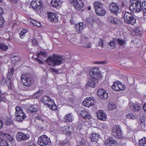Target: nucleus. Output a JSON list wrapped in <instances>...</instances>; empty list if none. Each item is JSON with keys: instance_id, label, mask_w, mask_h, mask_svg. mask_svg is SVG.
Returning <instances> with one entry per match:
<instances>
[{"instance_id": "63", "label": "nucleus", "mask_w": 146, "mask_h": 146, "mask_svg": "<svg viewBox=\"0 0 146 146\" xmlns=\"http://www.w3.org/2000/svg\"><path fill=\"white\" fill-rule=\"evenodd\" d=\"M3 13V9L2 8L0 7V16L2 15Z\"/></svg>"}, {"instance_id": "25", "label": "nucleus", "mask_w": 146, "mask_h": 146, "mask_svg": "<svg viewBox=\"0 0 146 146\" xmlns=\"http://www.w3.org/2000/svg\"><path fill=\"white\" fill-rule=\"evenodd\" d=\"M97 116L98 118L101 120H105L107 117L106 114L102 110H99L97 112Z\"/></svg>"}, {"instance_id": "10", "label": "nucleus", "mask_w": 146, "mask_h": 146, "mask_svg": "<svg viewBox=\"0 0 146 146\" xmlns=\"http://www.w3.org/2000/svg\"><path fill=\"white\" fill-rule=\"evenodd\" d=\"M89 73L93 79L97 80L100 76L99 69L97 67L91 69L89 71Z\"/></svg>"}, {"instance_id": "61", "label": "nucleus", "mask_w": 146, "mask_h": 146, "mask_svg": "<svg viewBox=\"0 0 146 146\" xmlns=\"http://www.w3.org/2000/svg\"><path fill=\"white\" fill-rule=\"evenodd\" d=\"M32 58L34 60H35V61H36V55H34L32 56Z\"/></svg>"}, {"instance_id": "15", "label": "nucleus", "mask_w": 146, "mask_h": 146, "mask_svg": "<svg viewBox=\"0 0 146 146\" xmlns=\"http://www.w3.org/2000/svg\"><path fill=\"white\" fill-rule=\"evenodd\" d=\"M94 100L92 97H88L85 98L83 102V104L84 106L89 107L94 105Z\"/></svg>"}, {"instance_id": "59", "label": "nucleus", "mask_w": 146, "mask_h": 146, "mask_svg": "<svg viewBox=\"0 0 146 146\" xmlns=\"http://www.w3.org/2000/svg\"><path fill=\"white\" fill-rule=\"evenodd\" d=\"M5 98L4 97L1 95L0 96V102L4 101H5Z\"/></svg>"}, {"instance_id": "35", "label": "nucleus", "mask_w": 146, "mask_h": 146, "mask_svg": "<svg viewBox=\"0 0 146 146\" xmlns=\"http://www.w3.org/2000/svg\"><path fill=\"white\" fill-rule=\"evenodd\" d=\"M99 139V136L98 134L93 133L92 134L91 137V139L92 141L96 142Z\"/></svg>"}, {"instance_id": "8", "label": "nucleus", "mask_w": 146, "mask_h": 146, "mask_svg": "<svg viewBox=\"0 0 146 146\" xmlns=\"http://www.w3.org/2000/svg\"><path fill=\"white\" fill-rule=\"evenodd\" d=\"M71 4L77 11H80L84 6V3L81 0H71Z\"/></svg>"}, {"instance_id": "27", "label": "nucleus", "mask_w": 146, "mask_h": 146, "mask_svg": "<svg viewBox=\"0 0 146 146\" xmlns=\"http://www.w3.org/2000/svg\"><path fill=\"white\" fill-rule=\"evenodd\" d=\"M64 119L66 122H72L73 119V117L72 113L66 114L64 117Z\"/></svg>"}, {"instance_id": "11", "label": "nucleus", "mask_w": 146, "mask_h": 146, "mask_svg": "<svg viewBox=\"0 0 146 146\" xmlns=\"http://www.w3.org/2000/svg\"><path fill=\"white\" fill-rule=\"evenodd\" d=\"M109 8L110 12L114 15H117L120 13L118 6L115 3L112 2L110 3Z\"/></svg>"}, {"instance_id": "6", "label": "nucleus", "mask_w": 146, "mask_h": 146, "mask_svg": "<svg viewBox=\"0 0 146 146\" xmlns=\"http://www.w3.org/2000/svg\"><path fill=\"white\" fill-rule=\"evenodd\" d=\"M76 111L77 114L85 119H90L91 117L89 112L88 110L82 108L76 109Z\"/></svg>"}, {"instance_id": "32", "label": "nucleus", "mask_w": 146, "mask_h": 146, "mask_svg": "<svg viewBox=\"0 0 146 146\" xmlns=\"http://www.w3.org/2000/svg\"><path fill=\"white\" fill-rule=\"evenodd\" d=\"M97 82V80L93 79L90 80L88 82L87 85L91 88H94L96 84V82Z\"/></svg>"}, {"instance_id": "62", "label": "nucleus", "mask_w": 146, "mask_h": 146, "mask_svg": "<svg viewBox=\"0 0 146 146\" xmlns=\"http://www.w3.org/2000/svg\"><path fill=\"white\" fill-rule=\"evenodd\" d=\"M105 61H99L96 62V64H102L105 63Z\"/></svg>"}, {"instance_id": "28", "label": "nucleus", "mask_w": 146, "mask_h": 146, "mask_svg": "<svg viewBox=\"0 0 146 146\" xmlns=\"http://www.w3.org/2000/svg\"><path fill=\"white\" fill-rule=\"evenodd\" d=\"M1 135L2 137L6 138L10 142L12 141L13 140V138L8 134L1 132Z\"/></svg>"}, {"instance_id": "56", "label": "nucleus", "mask_w": 146, "mask_h": 146, "mask_svg": "<svg viewBox=\"0 0 146 146\" xmlns=\"http://www.w3.org/2000/svg\"><path fill=\"white\" fill-rule=\"evenodd\" d=\"M32 44L35 46H36V40L35 38L33 39L32 41Z\"/></svg>"}, {"instance_id": "49", "label": "nucleus", "mask_w": 146, "mask_h": 146, "mask_svg": "<svg viewBox=\"0 0 146 146\" xmlns=\"http://www.w3.org/2000/svg\"><path fill=\"white\" fill-rule=\"evenodd\" d=\"M40 55L44 56H47V54L44 51H40L38 53H37V57Z\"/></svg>"}, {"instance_id": "51", "label": "nucleus", "mask_w": 146, "mask_h": 146, "mask_svg": "<svg viewBox=\"0 0 146 146\" xmlns=\"http://www.w3.org/2000/svg\"><path fill=\"white\" fill-rule=\"evenodd\" d=\"M98 45L102 47L104 46V42L103 40L101 39L98 42Z\"/></svg>"}, {"instance_id": "60", "label": "nucleus", "mask_w": 146, "mask_h": 146, "mask_svg": "<svg viewBox=\"0 0 146 146\" xmlns=\"http://www.w3.org/2000/svg\"><path fill=\"white\" fill-rule=\"evenodd\" d=\"M54 104V103H53L52 102L51 103H49L48 104H47L46 105H47L51 109H52V105L51 104Z\"/></svg>"}, {"instance_id": "47", "label": "nucleus", "mask_w": 146, "mask_h": 146, "mask_svg": "<svg viewBox=\"0 0 146 146\" xmlns=\"http://www.w3.org/2000/svg\"><path fill=\"white\" fill-rule=\"evenodd\" d=\"M8 48V47L4 44H0V49L6 50Z\"/></svg>"}, {"instance_id": "12", "label": "nucleus", "mask_w": 146, "mask_h": 146, "mask_svg": "<svg viewBox=\"0 0 146 146\" xmlns=\"http://www.w3.org/2000/svg\"><path fill=\"white\" fill-rule=\"evenodd\" d=\"M111 87L113 90L116 91H122L125 88V87L121 83L118 81L113 82Z\"/></svg>"}, {"instance_id": "17", "label": "nucleus", "mask_w": 146, "mask_h": 146, "mask_svg": "<svg viewBox=\"0 0 146 146\" xmlns=\"http://www.w3.org/2000/svg\"><path fill=\"white\" fill-rule=\"evenodd\" d=\"M48 16L49 20L52 22H57L58 21V16L57 14L52 12H48Z\"/></svg>"}, {"instance_id": "52", "label": "nucleus", "mask_w": 146, "mask_h": 146, "mask_svg": "<svg viewBox=\"0 0 146 146\" xmlns=\"http://www.w3.org/2000/svg\"><path fill=\"white\" fill-rule=\"evenodd\" d=\"M124 137L125 138L129 139L131 137V135L129 132L128 131L126 135Z\"/></svg>"}, {"instance_id": "38", "label": "nucleus", "mask_w": 146, "mask_h": 146, "mask_svg": "<svg viewBox=\"0 0 146 146\" xmlns=\"http://www.w3.org/2000/svg\"><path fill=\"white\" fill-rule=\"evenodd\" d=\"M115 41L112 40L110 41L108 43V47L111 49L115 48L116 47Z\"/></svg>"}, {"instance_id": "41", "label": "nucleus", "mask_w": 146, "mask_h": 146, "mask_svg": "<svg viewBox=\"0 0 146 146\" xmlns=\"http://www.w3.org/2000/svg\"><path fill=\"white\" fill-rule=\"evenodd\" d=\"M28 32V30L26 29H23L20 33V37L21 38H23L25 33Z\"/></svg>"}, {"instance_id": "5", "label": "nucleus", "mask_w": 146, "mask_h": 146, "mask_svg": "<svg viewBox=\"0 0 146 146\" xmlns=\"http://www.w3.org/2000/svg\"><path fill=\"white\" fill-rule=\"evenodd\" d=\"M37 142L41 146H46L49 145L51 143L50 138L45 135H42L39 137Z\"/></svg>"}, {"instance_id": "43", "label": "nucleus", "mask_w": 146, "mask_h": 146, "mask_svg": "<svg viewBox=\"0 0 146 146\" xmlns=\"http://www.w3.org/2000/svg\"><path fill=\"white\" fill-rule=\"evenodd\" d=\"M36 0H33L31 3V7L34 9V11H36Z\"/></svg>"}, {"instance_id": "36", "label": "nucleus", "mask_w": 146, "mask_h": 146, "mask_svg": "<svg viewBox=\"0 0 146 146\" xmlns=\"http://www.w3.org/2000/svg\"><path fill=\"white\" fill-rule=\"evenodd\" d=\"M95 10H96L97 9H99L103 6V5L99 1H96L93 4Z\"/></svg>"}, {"instance_id": "14", "label": "nucleus", "mask_w": 146, "mask_h": 146, "mask_svg": "<svg viewBox=\"0 0 146 146\" xmlns=\"http://www.w3.org/2000/svg\"><path fill=\"white\" fill-rule=\"evenodd\" d=\"M107 21L112 24L119 25L121 24L120 19L116 17H113L112 16H109L107 18Z\"/></svg>"}, {"instance_id": "58", "label": "nucleus", "mask_w": 146, "mask_h": 146, "mask_svg": "<svg viewBox=\"0 0 146 146\" xmlns=\"http://www.w3.org/2000/svg\"><path fill=\"white\" fill-rule=\"evenodd\" d=\"M56 109H57V107H56V105H54V104L52 105V110H56Z\"/></svg>"}, {"instance_id": "30", "label": "nucleus", "mask_w": 146, "mask_h": 146, "mask_svg": "<svg viewBox=\"0 0 146 146\" xmlns=\"http://www.w3.org/2000/svg\"><path fill=\"white\" fill-rule=\"evenodd\" d=\"M37 10L42 11L44 7V5L40 0H37Z\"/></svg>"}, {"instance_id": "37", "label": "nucleus", "mask_w": 146, "mask_h": 146, "mask_svg": "<svg viewBox=\"0 0 146 146\" xmlns=\"http://www.w3.org/2000/svg\"><path fill=\"white\" fill-rule=\"evenodd\" d=\"M0 146H9L7 141L3 139L0 138Z\"/></svg>"}, {"instance_id": "9", "label": "nucleus", "mask_w": 146, "mask_h": 146, "mask_svg": "<svg viewBox=\"0 0 146 146\" xmlns=\"http://www.w3.org/2000/svg\"><path fill=\"white\" fill-rule=\"evenodd\" d=\"M21 80L23 84L27 86H31L33 82L31 78L28 77L26 74L22 75L21 77Z\"/></svg>"}, {"instance_id": "40", "label": "nucleus", "mask_w": 146, "mask_h": 146, "mask_svg": "<svg viewBox=\"0 0 146 146\" xmlns=\"http://www.w3.org/2000/svg\"><path fill=\"white\" fill-rule=\"evenodd\" d=\"M61 146H68L69 145L68 140L67 139H65L62 141H60Z\"/></svg>"}, {"instance_id": "20", "label": "nucleus", "mask_w": 146, "mask_h": 146, "mask_svg": "<svg viewBox=\"0 0 146 146\" xmlns=\"http://www.w3.org/2000/svg\"><path fill=\"white\" fill-rule=\"evenodd\" d=\"M86 25L82 22H80L76 25L75 28L76 31L78 33H81L82 31L86 27Z\"/></svg>"}, {"instance_id": "50", "label": "nucleus", "mask_w": 146, "mask_h": 146, "mask_svg": "<svg viewBox=\"0 0 146 146\" xmlns=\"http://www.w3.org/2000/svg\"><path fill=\"white\" fill-rule=\"evenodd\" d=\"M127 117L130 119H134L135 118V116L132 113H129L127 115Z\"/></svg>"}, {"instance_id": "64", "label": "nucleus", "mask_w": 146, "mask_h": 146, "mask_svg": "<svg viewBox=\"0 0 146 146\" xmlns=\"http://www.w3.org/2000/svg\"><path fill=\"white\" fill-rule=\"evenodd\" d=\"M143 108L144 110L146 112V103L143 105Z\"/></svg>"}, {"instance_id": "24", "label": "nucleus", "mask_w": 146, "mask_h": 146, "mask_svg": "<svg viewBox=\"0 0 146 146\" xmlns=\"http://www.w3.org/2000/svg\"><path fill=\"white\" fill-rule=\"evenodd\" d=\"M52 6L57 9H59L61 6L60 0H52L51 2Z\"/></svg>"}, {"instance_id": "39", "label": "nucleus", "mask_w": 146, "mask_h": 146, "mask_svg": "<svg viewBox=\"0 0 146 146\" xmlns=\"http://www.w3.org/2000/svg\"><path fill=\"white\" fill-rule=\"evenodd\" d=\"M137 7L136 9V12H138L141 11L142 9V6H141V3L137 1Z\"/></svg>"}, {"instance_id": "54", "label": "nucleus", "mask_w": 146, "mask_h": 146, "mask_svg": "<svg viewBox=\"0 0 146 146\" xmlns=\"http://www.w3.org/2000/svg\"><path fill=\"white\" fill-rule=\"evenodd\" d=\"M139 29L137 28L135 30V32L137 35H141L142 33V32L141 31H139Z\"/></svg>"}, {"instance_id": "7", "label": "nucleus", "mask_w": 146, "mask_h": 146, "mask_svg": "<svg viewBox=\"0 0 146 146\" xmlns=\"http://www.w3.org/2000/svg\"><path fill=\"white\" fill-rule=\"evenodd\" d=\"M112 134L116 138H121L122 137L121 129L116 125H114L112 129Z\"/></svg>"}, {"instance_id": "2", "label": "nucleus", "mask_w": 146, "mask_h": 146, "mask_svg": "<svg viewBox=\"0 0 146 146\" xmlns=\"http://www.w3.org/2000/svg\"><path fill=\"white\" fill-rule=\"evenodd\" d=\"M123 19L124 22L127 24L133 25L136 23V19L131 13L127 12L123 15Z\"/></svg>"}, {"instance_id": "21", "label": "nucleus", "mask_w": 146, "mask_h": 146, "mask_svg": "<svg viewBox=\"0 0 146 146\" xmlns=\"http://www.w3.org/2000/svg\"><path fill=\"white\" fill-rule=\"evenodd\" d=\"M105 144L106 146H117V143L116 140L113 138H109Z\"/></svg>"}, {"instance_id": "34", "label": "nucleus", "mask_w": 146, "mask_h": 146, "mask_svg": "<svg viewBox=\"0 0 146 146\" xmlns=\"http://www.w3.org/2000/svg\"><path fill=\"white\" fill-rule=\"evenodd\" d=\"M115 40V43L119 46L123 45L125 42V40L122 39L117 38Z\"/></svg>"}, {"instance_id": "22", "label": "nucleus", "mask_w": 146, "mask_h": 146, "mask_svg": "<svg viewBox=\"0 0 146 146\" xmlns=\"http://www.w3.org/2000/svg\"><path fill=\"white\" fill-rule=\"evenodd\" d=\"M41 102H42L45 105H47L49 104V103L52 102L54 103V100L51 99L48 96H43L41 99Z\"/></svg>"}, {"instance_id": "46", "label": "nucleus", "mask_w": 146, "mask_h": 146, "mask_svg": "<svg viewBox=\"0 0 146 146\" xmlns=\"http://www.w3.org/2000/svg\"><path fill=\"white\" fill-rule=\"evenodd\" d=\"M141 107L139 105L137 104H135L133 106V109L135 111H137L139 110Z\"/></svg>"}, {"instance_id": "26", "label": "nucleus", "mask_w": 146, "mask_h": 146, "mask_svg": "<svg viewBox=\"0 0 146 146\" xmlns=\"http://www.w3.org/2000/svg\"><path fill=\"white\" fill-rule=\"evenodd\" d=\"M25 110L29 113H33L36 112V108L34 106L26 105L25 106Z\"/></svg>"}, {"instance_id": "3", "label": "nucleus", "mask_w": 146, "mask_h": 146, "mask_svg": "<svg viewBox=\"0 0 146 146\" xmlns=\"http://www.w3.org/2000/svg\"><path fill=\"white\" fill-rule=\"evenodd\" d=\"M15 110L16 119L17 121L21 122L24 119L26 118V116L21 108L19 106H17L15 108Z\"/></svg>"}, {"instance_id": "29", "label": "nucleus", "mask_w": 146, "mask_h": 146, "mask_svg": "<svg viewBox=\"0 0 146 146\" xmlns=\"http://www.w3.org/2000/svg\"><path fill=\"white\" fill-rule=\"evenodd\" d=\"M4 122L5 124L7 125H12L13 123V122L11 119L7 117L4 119Z\"/></svg>"}, {"instance_id": "42", "label": "nucleus", "mask_w": 146, "mask_h": 146, "mask_svg": "<svg viewBox=\"0 0 146 146\" xmlns=\"http://www.w3.org/2000/svg\"><path fill=\"white\" fill-rule=\"evenodd\" d=\"M142 9L144 16H146V1L143 2L142 4Z\"/></svg>"}, {"instance_id": "48", "label": "nucleus", "mask_w": 146, "mask_h": 146, "mask_svg": "<svg viewBox=\"0 0 146 146\" xmlns=\"http://www.w3.org/2000/svg\"><path fill=\"white\" fill-rule=\"evenodd\" d=\"M116 108V106L114 104H109L108 106V110H112Z\"/></svg>"}, {"instance_id": "23", "label": "nucleus", "mask_w": 146, "mask_h": 146, "mask_svg": "<svg viewBox=\"0 0 146 146\" xmlns=\"http://www.w3.org/2000/svg\"><path fill=\"white\" fill-rule=\"evenodd\" d=\"M97 9L96 10H95V11L96 14L98 15L104 16L106 14V11L103 6L99 9Z\"/></svg>"}, {"instance_id": "19", "label": "nucleus", "mask_w": 146, "mask_h": 146, "mask_svg": "<svg viewBox=\"0 0 146 146\" xmlns=\"http://www.w3.org/2000/svg\"><path fill=\"white\" fill-rule=\"evenodd\" d=\"M97 94L102 99H106L108 96V93L102 89H99L98 91Z\"/></svg>"}, {"instance_id": "4", "label": "nucleus", "mask_w": 146, "mask_h": 146, "mask_svg": "<svg viewBox=\"0 0 146 146\" xmlns=\"http://www.w3.org/2000/svg\"><path fill=\"white\" fill-rule=\"evenodd\" d=\"M14 69L13 68H12L10 70H9L8 74V76L6 80L7 85L8 86V89L11 90L13 86V78L12 76L14 74Z\"/></svg>"}, {"instance_id": "53", "label": "nucleus", "mask_w": 146, "mask_h": 146, "mask_svg": "<svg viewBox=\"0 0 146 146\" xmlns=\"http://www.w3.org/2000/svg\"><path fill=\"white\" fill-rule=\"evenodd\" d=\"M4 23V21L3 18L0 17V27H2Z\"/></svg>"}, {"instance_id": "33", "label": "nucleus", "mask_w": 146, "mask_h": 146, "mask_svg": "<svg viewBox=\"0 0 146 146\" xmlns=\"http://www.w3.org/2000/svg\"><path fill=\"white\" fill-rule=\"evenodd\" d=\"M139 146H146V138L143 137L139 141Z\"/></svg>"}, {"instance_id": "57", "label": "nucleus", "mask_w": 146, "mask_h": 146, "mask_svg": "<svg viewBox=\"0 0 146 146\" xmlns=\"http://www.w3.org/2000/svg\"><path fill=\"white\" fill-rule=\"evenodd\" d=\"M43 91L42 90H38V92H37V94L38 93V95L39 96L41 95L43 92Z\"/></svg>"}, {"instance_id": "45", "label": "nucleus", "mask_w": 146, "mask_h": 146, "mask_svg": "<svg viewBox=\"0 0 146 146\" xmlns=\"http://www.w3.org/2000/svg\"><path fill=\"white\" fill-rule=\"evenodd\" d=\"M11 57L13 58V60L15 61L16 62L19 61L21 60V58L19 56L12 55L11 56Z\"/></svg>"}, {"instance_id": "31", "label": "nucleus", "mask_w": 146, "mask_h": 146, "mask_svg": "<svg viewBox=\"0 0 146 146\" xmlns=\"http://www.w3.org/2000/svg\"><path fill=\"white\" fill-rule=\"evenodd\" d=\"M136 1L131 3L130 5L129 8L130 10L133 12H136V9L137 7Z\"/></svg>"}, {"instance_id": "44", "label": "nucleus", "mask_w": 146, "mask_h": 146, "mask_svg": "<svg viewBox=\"0 0 146 146\" xmlns=\"http://www.w3.org/2000/svg\"><path fill=\"white\" fill-rule=\"evenodd\" d=\"M141 125L142 127L144 126L145 127L146 126V116H143V119L141 122Z\"/></svg>"}, {"instance_id": "55", "label": "nucleus", "mask_w": 146, "mask_h": 146, "mask_svg": "<svg viewBox=\"0 0 146 146\" xmlns=\"http://www.w3.org/2000/svg\"><path fill=\"white\" fill-rule=\"evenodd\" d=\"M36 20H31L30 21V23L32 25H33L36 26Z\"/></svg>"}, {"instance_id": "13", "label": "nucleus", "mask_w": 146, "mask_h": 146, "mask_svg": "<svg viewBox=\"0 0 146 146\" xmlns=\"http://www.w3.org/2000/svg\"><path fill=\"white\" fill-rule=\"evenodd\" d=\"M16 137L17 140L18 141H25L29 139V136L28 134H25L20 132H18Z\"/></svg>"}, {"instance_id": "1", "label": "nucleus", "mask_w": 146, "mask_h": 146, "mask_svg": "<svg viewBox=\"0 0 146 146\" xmlns=\"http://www.w3.org/2000/svg\"><path fill=\"white\" fill-rule=\"evenodd\" d=\"M63 57L60 56L55 55L52 57H48L46 60L48 64L52 66L60 65L63 62Z\"/></svg>"}, {"instance_id": "16", "label": "nucleus", "mask_w": 146, "mask_h": 146, "mask_svg": "<svg viewBox=\"0 0 146 146\" xmlns=\"http://www.w3.org/2000/svg\"><path fill=\"white\" fill-rule=\"evenodd\" d=\"M61 132L67 135H70L73 132V129L72 127H70L68 126H65L60 129Z\"/></svg>"}, {"instance_id": "18", "label": "nucleus", "mask_w": 146, "mask_h": 146, "mask_svg": "<svg viewBox=\"0 0 146 146\" xmlns=\"http://www.w3.org/2000/svg\"><path fill=\"white\" fill-rule=\"evenodd\" d=\"M81 42L83 44L82 47L86 48H90L91 47V44L89 41L87 37L83 36H82L81 38Z\"/></svg>"}]
</instances>
